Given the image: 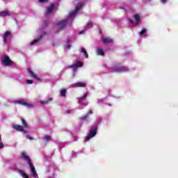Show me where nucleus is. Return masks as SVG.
Wrapping results in <instances>:
<instances>
[{"label":"nucleus","instance_id":"nucleus-1","mask_svg":"<svg viewBox=\"0 0 178 178\" xmlns=\"http://www.w3.org/2000/svg\"><path fill=\"white\" fill-rule=\"evenodd\" d=\"M113 73H120L122 72H129V68L125 66H122L120 63L114 64V67L111 68Z\"/></svg>","mask_w":178,"mask_h":178},{"label":"nucleus","instance_id":"nucleus-2","mask_svg":"<svg viewBox=\"0 0 178 178\" xmlns=\"http://www.w3.org/2000/svg\"><path fill=\"white\" fill-rule=\"evenodd\" d=\"M69 24V21L67 19H64L63 21H60L57 23V26H58V30H57V33H59L61 31V30H63L66 26Z\"/></svg>","mask_w":178,"mask_h":178},{"label":"nucleus","instance_id":"nucleus-3","mask_svg":"<svg viewBox=\"0 0 178 178\" xmlns=\"http://www.w3.org/2000/svg\"><path fill=\"white\" fill-rule=\"evenodd\" d=\"M97 130H98V127H95L93 129H91L85 141H88L90 138H92V137H95V136H97Z\"/></svg>","mask_w":178,"mask_h":178},{"label":"nucleus","instance_id":"nucleus-4","mask_svg":"<svg viewBox=\"0 0 178 178\" xmlns=\"http://www.w3.org/2000/svg\"><path fill=\"white\" fill-rule=\"evenodd\" d=\"M2 63L5 65V66H12L13 65V61L9 58V57L6 55L3 56V59L1 60Z\"/></svg>","mask_w":178,"mask_h":178},{"label":"nucleus","instance_id":"nucleus-5","mask_svg":"<svg viewBox=\"0 0 178 178\" xmlns=\"http://www.w3.org/2000/svg\"><path fill=\"white\" fill-rule=\"evenodd\" d=\"M81 8H83V3L81 2L79 3L76 6L75 10L70 13V17H72V16H75L77 14V12L80 10Z\"/></svg>","mask_w":178,"mask_h":178},{"label":"nucleus","instance_id":"nucleus-6","mask_svg":"<svg viewBox=\"0 0 178 178\" xmlns=\"http://www.w3.org/2000/svg\"><path fill=\"white\" fill-rule=\"evenodd\" d=\"M17 104H19L20 105H23L24 106H26V108H33V105L26 102L24 100H18L17 102Z\"/></svg>","mask_w":178,"mask_h":178},{"label":"nucleus","instance_id":"nucleus-7","mask_svg":"<svg viewBox=\"0 0 178 178\" xmlns=\"http://www.w3.org/2000/svg\"><path fill=\"white\" fill-rule=\"evenodd\" d=\"M21 158L22 159H24V161H26L28 162V165H29V163H31V159L26 153L22 152L21 154Z\"/></svg>","mask_w":178,"mask_h":178},{"label":"nucleus","instance_id":"nucleus-8","mask_svg":"<svg viewBox=\"0 0 178 178\" xmlns=\"http://www.w3.org/2000/svg\"><path fill=\"white\" fill-rule=\"evenodd\" d=\"M12 33L10 31H6L3 35V42L8 44V37H10Z\"/></svg>","mask_w":178,"mask_h":178},{"label":"nucleus","instance_id":"nucleus-9","mask_svg":"<svg viewBox=\"0 0 178 178\" xmlns=\"http://www.w3.org/2000/svg\"><path fill=\"white\" fill-rule=\"evenodd\" d=\"M28 72L29 73V74H31V77H33V79H35V80H37L38 81H41V79L40 78H38V76H37V74H35L30 68H28Z\"/></svg>","mask_w":178,"mask_h":178},{"label":"nucleus","instance_id":"nucleus-10","mask_svg":"<svg viewBox=\"0 0 178 178\" xmlns=\"http://www.w3.org/2000/svg\"><path fill=\"white\" fill-rule=\"evenodd\" d=\"M103 44H113V40L111 38H105L102 39Z\"/></svg>","mask_w":178,"mask_h":178},{"label":"nucleus","instance_id":"nucleus-11","mask_svg":"<svg viewBox=\"0 0 178 178\" xmlns=\"http://www.w3.org/2000/svg\"><path fill=\"white\" fill-rule=\"evenodd\" d=\"M54 9H55V4H51V6H49L46 10V15H51L54 11Z\"/></svg>","mask_w":178,"mask_h":178},{"label":"nucleus","instance_id":"nucleus-12","mask_svg":"<svg viewBox=\"0 0 178 178\" xmlns=\"http://www.w3.org/2000/svg\"><path fill=\"white\" fill-rule=\"evenodd\" d=\"M13 128L15 129V130H17V131H24V129L22 125L15 124L13 126Z\"/></svg>","mask_w":178,"mask_h":178},{"label":"nucleus","instance_id":"nucleus-13","mask_svg":"<svg viewBox=\"0 0 178 178\" xmlns=\"http://www.w3.org/2000/svg\"><path fill=\"white\" fill-rule=\"evenodd\" d=\"M44 38V35H40L38 38L35 39L33 41L31 42V45H34V44H37V42H40L41 40Z\"/></svg>","mask_w":178,"mask_h":178},{"label":"nucleus","instance_id":"nucleus-14","mask_svg":"<svg viewBox=\"0 0 178 178\" xmlns=\"http://www.w3.org/2000/svg\"><path fill=\"white\" fill-rule=\"evenodd\" d=\"M87 84L84 82H77L75 83L76 87H80L81 88H86Z\"/></svg>","mask_w":178,"mask_h":178},{"label":"nucleus","instance_id":"nucleus-15","mask_svg":"<svg viewBox=\"0 0 178 178\" xmlns=\"http://www.w3.org/2000/svg\"><path fill=\"white\" fill-rule=\"evenodd\" d=\"M91 114H92V110H90L86 115L81 117V120H86V119H88V116H90Z\"/></svg>","mask_w":178,"mask_h":178},{"label":"nucleus","instance_id":"nucleus-16","mask_svg":"<svg viewBox=\"0 0 178 178\" xmlns=\"http://www.w3.org/2000/svg\"><path fill=\"white\" fill-rule=\"evenodd\" d=\"M97 55H99L100 56H104L105 55L104 50L101 48H98L97 49Z\"/></svg>","mask_w":178,"mask_h":178},{"label":"nucleus","instance_id":"nucleus-17","mask_svg":"<svg viewBox=\"0 0 178 178\" xmlns=\"http://www.w3.org/2000/svg\"><path fill=\"white\" fill-rule=\"evenodd\" d=\"M80 52L81 54H83L85 57L86 58V59H88V53H87V51H86V49L84 48H82L81 50H80Z\"/></svg>","mask_w":178,"mask_h":178},{"label":"nucleus","instance_id":"nucleus-18","mask_svg":"<svg viewBox=\"0 0 178 178\" xmlns=\"http://www.w3.org/2000/svg\"><path fill=\"white\" fill-rule=\"evenodd\" d=\"M23 127H24L25 129H27V127H29V124H27V122H26V120H24V118L21 119Z\"/></svg>","mask_w":178,"mask_h":178},{"label":"nucleus","instance_id":"nucleus-19","mask_svg":"<svg viewBox=\"0 0 178 178\" xmlns=\"http://www.w3.org/2000/svg\"><path fill=\"white\" fill-rule=\"evenodd\" d=\"M29 166L31 168V171L32 173L36 172L35 171V168L34 167V164H33L32 163H29Z\"/></svg>","mask_w":178,"mask_h":178},{"label":"nucleus","instance_id":"nucleus-20","mask_svg":"<svg viewBox=\"0 0 178 178\" xmlns=\"http://www.w3.org/2000/svg\"><path fill=\"white\" fill-rule=\"evenodd\" d=\"M51 101H52V98L50 97L47 100L40 102V104L42 105H47V104H49V102H51Z\"/></svg>","mask_w":178,"mask_h":178},{"label":"nucleus","instance_id":"nucleus-21","mask_svg":"<svg viewBox=\"0 0 178 178\" xmlns=\"http://www.w3.org/2000/svg\"><path fill=\"white\" fill-rule=\"evenodd\" d=\"M136 23V24H138L139 22H140V15L138 14H136L134 16Z\"/></svg>","mask_w":178,"mask_h":178},{"label":"nucleus","instance_id":"nucleus-22","mask_svg":"<svg viewBox=\"0 0 178 178\" xmlns=\"http://www.w3.org/2000/svg\"><path fill=\"white\" fill-rule=\"evenodd\" d=\"M10 13L9 11H3L0 13V16H10Z\"/></svg>","mask_w":178,"mask_h":178},{"label":"nucleus","instance_id":"nucleus-23","mask_svg":"<svg viewBox=\"0 0 178 178\" xmlns=\"http://www.w3.org/2000/svg\"><path fill=\"white\" fill-rule=\"evenodd\" d=\"M86 98H87V94H84L83 96H82V97L79 98V104H81L82 101H84Z\"/></svg>","mask_w":178,"mask_h":178},{"label":"nucleus","instance_id":"nucleus-24","mask_svg":"<svg viewBox=\"0 0 178 178\" xmlns=\"http://www.w3.org/2000/svg\"><path fill=\"white\" fill-rule=\"evenodd\" d=\"M68 67L69 69H72L74 72H77V66L76 65V64H74L72 65H69Z\"/></svg>","mask_w":178,"mask_h":178},{"label":"nucleus","instance_id":"nucleus-25","mask_svg":"<svg viewBox=\"0 0 178 178\" xmlns=\"http://www.w3.org/2000/svg\"><path fill=\"white\" fill-rule=\"evenodd\" d=\"M61 97H66V89H62L60 90Z\"/></svg>","mask_w":178,"mask_h":178},{"label":"nucleus","instance_id":"nucleus-26","mask_svg":"<svg viewBox=\"0 0 178 178\" xmlns=\"http://www.w3.org/2000/svg\"><path fill=\"white\" fill-rule=\"evenodd\" d=\"M140 35H144V34H147V29H143L141 31L139 32Z\"/></svg>","mask_w":178,"mask_h":178},{"label":"nucleus","instance_id":"nucleus-27","mask_svg":"<svg viewBox=\"0 0 178 178\" xmlns=\"http://www.w3.org/2000/svg\"><path fill=\"white\" fill-rule=\"evenodd\" d=\"M75 65L76 66V67H81L83 66V63L81 61H77L75 63Z\"/></svg>","mask_w":178,"mask_h":178},{"label":"nucleus","instance_id":"nucleus-28","mask_svg":"<svg viewBox=\"0 0 178 178\" xmlns=\"http://www.w3.org/2000/svg\"><path fill=\"white\" fill-rule=\"evenodd\" d=\"M43 140L44 141H50L51 140V136H49V135H47L43 137Z\"/></svg>","mask_w":178,"mask_h":178},{"label":"nucleus","instance_id":"nucleus-29","mask_svg":"<svg viewBox=\"0 0 178 178\" xmlns=\"http://www.w3.org/2000/svg\"><path fill=\"white\" fill-rule=\"evenodd\" d=\"M32 175H33V177L38 178V175L37 174V171H35V172H32Z\"/></svg>","mask_w":178,"mask_h":178},{"label":"nucleus","instance_id":"nucleus-30","mask_svg":"<svg viewBox=\"0 0 178 178\" xmlns=\"http://www.w3.org/2000/svg\"><path fill=\"white\" fill-rule=\"evenodd\" d=\"M88 29H91V27H92V22H88Z\"/></svg>","mask_w":178,"mask_h":178},{"label":"nucleus","instance_id":"nucleus-31","mask_svg":"<svg viewBox=\"0 0 178 178\" xmlns=\"http://www.w3.org/2000/svg\"><path fill=\"white\" fill-rule=\"evenodd\" d=\"M26 83H27V84H33V80H31V79H28V80L26 81Z\"/></svg>","mask_w":178,"mask_h":178},{"label":"nucleus","instance_id":"nucleus-32","mask_svg":"<svg viewBox=\"0 0 178 178\" xmlns=\"http://www.w3.org/2000/svg\"><path fill=\"white\" fill-rule=\"evenodd\" d=\"M169 0H160V2H161V3H166V2H168Z\"/></svg>","mask_w":178,"mask_h":178},{"label":"nucleus","instance_id":"nucleus-33","mask_svg":"<svg viewBox=\"0 0 178 178\" xmlns=\"http://www.w3.org/2000/svg\"><path fill=\"white\" fill-rule=\"evenodd\" d=\"M39 2H40L41 3H44V2H48V0H39Z\"/></svg>","mask_w":178,"mask_h":178},{"label":"nucleus","instance_id":"nucleus-34","mask_svg":"<svg viewBox=\"0 0 178 178\" xmlns=\"http://www.w3.org/2000/svg\"><path fill=\"white\" fill-rule=\"evenodd\" d=\"M26 138H29V140H33V138L29 135L26 136Z\"/></svg>","mask_w":178,"mask_h":178},{"label":"nucleus","instance_id":"nucleus-35","mask_svg":"<svg viewBox=\"0 0 178 178\" xmlns=\"http://www.w3.org/2000/svg\"><path fill=\"white\" fill-rule=\"evenodd\" d=\"M1 148H3V143H0V149H1Z\"/></svg>","mask_w":178,"mask_h":178},{"label":"nucleus","instance_id":"nucleus-36","mask_svg":"<svg viewBox=\"0 0 178 178\" xmlns=\"http://www.w3.org/2000/svg\"><path fill=\"white\" fill-rule=\"evenodd\" d=\"M129 22H130V23H131V24H134V22H133V20L129 19Z\"/></svg>","mask_w":178,"mask_h":178},{"label":"nucleus","instance_id":"nucleus-37","mask_svg":"<svg viewBox=\"0 0 178 178\" xmlns=\"http://www.w3.org/2000/svg\"><path fill=\"white\" fill-rule=\"evenodd\" d=\"M67 49H70V45H67Z\"/></svg>","mask_w":178,"mask_h":178},{"label":"nucleus","instance_id":"nucleus-38","mask_svg":"<svg viewBox=\"0 0 178 178\" xmlns=\"http://www.w3.org/2000/svg\"><path fill=\"white\" fill-rule=\"evenodd\" d=\"M48 23L47 20H44V24H47Z\"/></svg>","mask_w":178,"mask_h":178},{"label":"nucleus","instance_id":"nucleus-39","mask_svg":"<svg viewBox=\"0 0 178 178\" xmlns=\"http://www.w3.org/2000/svg\"><path fill=\"white\" fill-rule=\"evenodd\" d=\"M44 35H47V33H44Z\"/></svg>","mask_w":178,"mask_h":178},{"label":"nucleus","instance_id":"nucleus-40","mask_svg":"<svg viewBox=\"0 0 178 178\" xmlns=\"http://www.w3.org/2000/svg\"><path fill=\"white\" fill-rule=\"evenodd\" d=\"M0 141H1V136H0Z\"/></svg>","mask_w":178,"mask_h":178}]
</instances>
